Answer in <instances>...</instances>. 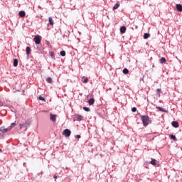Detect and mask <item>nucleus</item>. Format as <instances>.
Masks as SVG:
<instances>
[{
    "instance_id": "72a5a7b5",
    "label": "nucleus",
    "mask_w": 182,
    "mask_h": 182,
    "mask_svg": "<svg viewBox=\"0 0 182 182\" xmlns=\"http://www.w3.org/2000/svg\"><path fill=\"white\" fill-rule=\"evenodd\" d=\"M0 151H2V149H0Z\"/></svg>"
},
{
    "instance_id": "6ab92c4d",
    "label": "nucleus",
    "mask_w": 182,
    "mask_h": 182,
    "mask_svg": "<svg viewBox=\"0 0 182 182\" xmlns=\"http://www.w3.org/2000/svg\"><path fill=\"white\" fill-rule=\"evenodd\" d=\"M31 48L30 47H26V54L27 55H31Z\"/></svg>"
},
{
    "instance_id": "f03ea898",
    "label": "nucleus",
    "mask_w": 182,
    "mask_h": 182,
    "mask_svg": "<svg viewBox=\"0 0 182 182\" xmlns=\"http://www.w3.org/2000/svg\"><path fill=\"white\" fill-rule=\"evenodd\" d=\"M33 41L36 45H39V43H41V41H42V38L40 36L37 35L35 36Z\"/></svg>"
},
{
    "instance_id": "aec40b11",
    "label": "nucleus",
    "mask_w": 182,
    "mask_h": 182,
    "mask_svg": "<svg viewBox=\"0 0 182 182\" xmlns=\"http://www.w3.org/2000/svg\"><path fill=\"white\" fill-rule=\"evenodd\" d=\"M46 82H48V83H52V82H53V80H52V77H48L46 78Z\"/></svg>"
},
{
    "instance_id": "7c9ffc66",
    "label": "nucleus",
    "mask_w": 182,
    "mask_h": 182,
    "mask_svg": "<svg viewBox=\"0 0 182 182\" xmlns=\"http://www.w3.org/2000/svg\"><path fill=\"white\" fill-rule=\"evenodd\" d=\"M19 126H20V129H21V130H22V128L23 127V124H19Z\"/></svg>"
},
{
    "instance_id": "c85d7f7f",
    "label": "nucleus",
    "mask_w": 182,
    "mask_h": 182,
    "mask_svg": "<svg viewBox=\"0 0 182 182\" xmlns=\"http://www.w3.org/2000/svg\"><path fill=\"white\" fill-rule=\"evenodd\" d=\"M156 92H157L158 95L160 96V93L161 92V89L158 88V89L156 90Z\"/></svg>"
},
{
    "instance_id": "9b49d317",
    "label": "nucleus",
    "mask_w": 182,
    "mask_h": 182,
    "mask_svg": "<svg viewBox=\"0 0 182 182\" xmlns=\"http://www.w3.org/2000/svg\"><path fill=\"white\" fill-rule=\"evenodd\" d=\"M159 62H160V63L163 64V63H166L167 62V60H166V58L162 57L160 58Z\"/></svg>"
},
{
    "instance_id": "473e14b6",
    "label": "nucleus",
    "mask_w": 182,
    "mask_h": 182,
    "mask_svg": "<svg viewBox=\"0 0 182 182\" xmlns=\"http://www.w3.org/2000/svg\"><path fill=\"white\" fill-rule=\"evenodd\" d=\"M53 178H58V176H56V175H55L54 176H53Z\"/></svg>"
},
{
    "instance_id": "f8f14e48",
    "label": "nucleus",
    "mask_w": 182,
    "mask_h": 182,
    "mask_svg": "<svg viewBox=\"0 0 182 182\" xmlns=\"http://www.w3.org/2000/svg\"><path fill=\"white\" fill-rule=\"evenodd\" d=\"M82 83H87V82H89V79L87 77H82Z\"/></svg>"
},
{
    "instance_id": "bb28decb",
    "label": "nucleus",
    "mask_w": 182,
    "mask_h": 182,
    "mask_svg": "<svg viewBox=\"0 0 182 182\" xmlns=\"http://www.w3.org/2000/svg\"><path fill=\"white\" fill-rule=\"evenodd\" d=\"M83 110H85V112H90V108L84 107Z\"/></svg>"
},
{
    "instance_id": "ddd939ff",
    "label": "nucleus",
    "mask_w": 182,
    "mask_h": 182,
    "mask_svg": "<svg viewBox=\"0 0 182 182\" xmlns=\"http://www.w3.org/2000/svg\"><path fill=\"white\" fill-rule=\"evenodd\" d=\"M176 9L179 12H182V5L181 4H176Z\"/></svg>"
},
{
    "instance_id": "4468645a",
    "label": "nucleus",
    "mask_w": 182,
    "mask_h": 182,
    "mask_svg": "<svg viewBox=\"0 0 182 182\" xmlns=\"http://www.w3.org/2000/svg\"><path fill=\"white\" fill-rule=\"evenodd\" d=\"M120 32H121V33H126V27L125 26H122L120 28Z\"/></svg>"
},
{
    "instance_id": "2f4dec72",
    "label": "nucleus",
    "mask_w": 182,
    "mask_h": 182,
    "mask_svg": "<svg viewBox=\"0 0 182 182\" xmlns=\"http://www.w3.org/2000/svg\"><path fill=\"white\" fill-rule=\"evenodd\" d=\"M76 139H80V135H76Z\"/></svg>"
},
{
    "instance_id": "dca6fc26",
    "label": "nucleus",
    "mask_w": 182,
    "mask_h": 182,
    "mask_svg": "<svg viewBox=\"0 0 182 182\" xmlns=\"http://www.w3.org/2000/svg\"><path fill=\"white\" fill-rule=\"evenodd\" d=\"M18 59H16V58H15L14 60V68H16V66H18Z\"/></svg>"
},
{
    "instance_id": "6e6552de",
    "label": "nucleus",
    "mask_w": 182,
    "mask_h": 182,
    "mask_svg": "<svg viewBox=\"0 0 182 182\" xmlns=\"http://www.w3.org/2000/svg\"><path fill=\"white\" fill-rule=\"evenodd\" d=\"M150 164H151L152 166H157V160L151 159Z\"/></svg>"
},
{
    "instance_id": "393cba45",
    "label": "nucleus",
    "mask_w": 182,
    "mask_h": 182,
    "mask_svg": "<svg viewBox=\"0 0 182 182\" xmlns=\"http://www.w3.org/2000/svg\"><path fill=\"white\" fill-rule=\"evenodd\" d=\"M16 126V124L15 122L11 123V127H9V130L12 129V127H15Z\"/></svg>"
},
{
    "instance_id": "c756f323",
    "label": "nucleus",
    "mask_w": 182,
    "mask_h": 182,
    "mask_svg": "<svg viewBox=\"0 0 182 182\" xmlns=\"http://www.w3.org/2000/svg\"><path fill=\"white\" fill-rule=\"evenodd\" d=\"M132 112H133V113L137 112V108L133 107V108L132 109Z\"/></svg>"
},
{
    "instance_id": "a878e982",
    "label": "nucleus",
    "mask_w": 182,
    "mask_h": 182,
    "mask_svg": "<svg viewBox=\"0 0 182 182\" xmlns=\"http://www.w3.org/2000/svg\"><path fill=\"white\" fill-rule=\"evenodd\" d=\"M60 55L61 56H66V52H65V50H62L60 51Z\"/></svg>"
},
{
    "instance_id": "1a4fd4ad",
    "label": "nucleus",
    "mask_w": 182,
    "mask_h": 182,
    "mask_svg": "<svg viewBox=\"0 0 182 182\" xmlns=\"http://www.w3.org/2000/svg\"><path fill=\"white\" fill-rule=\"evenodd\" d=\"M88 103L90 106H92V105H95V98H91L88 100Z\"/></svg>"
},
{
    "instance_id": "423d86ee",
    "label": "nucleus",
    "mask_w": 182,
    "mask_h": 182,
    "mask_svg": "<svg viewBox=\"0 0 182 182\" xmlns=\"http://www.w3.org/2000/svg\"><path fill=\"white\" fill-rule=\"evenodd\" d=\"M18 15L19 16H21V18H25V16L26 15V14L25 13V11H19Z\"/></svg>"
},
{
    "instance_id": "f3484780",
    "label": "nucleus",
    "mask_w": 182,
    "mask_h": 182,
    "mask_svg": "<svg viewBox=\"0 0 182 182\" xmlns=\"http://www.w3.org/2000/svg\"><path fill=\"white\" fill-rule=\"evenodd\" d=\"M149 38H150V33H145L144 35V39H149Z\"/></svg>"
},
{
    "instance_id": "2eb2a0df",
    "label": "nucleus",
    "mask_w": 182,
    "mask_h": 182,
    "mask_svg": "<svg viewBox=\"0 0 182 182\" xmlns=\"http://www.w3.org/2000/svg\"><path fill=\"white\" fill-rule=\"evenodd\" d=\"M120 6L119 3H117L114 6H113V11H116L119 7Z\"/></svg>"
},
{
    "instance_id": "5701e85b",
    "label": "nucleus",
    "mask_w": 182,
    "mask_h": 182,
    "mask_svg": "<svg viewBox=\"0 0 182 182\" xmlns=\"http://www.w3.org/2000/svg\"><path fill=\"white\" fill-rule=\"evenodd\" d=\"M48 20H49V24L53 25V18H52V17H49Z\"/></svg>"
},
{
    "instance_id": "a211bd4d",
    "label": "nucleus",
    "mask_w": 182,
    "mask_h": 182,
    "mask_svg": "<svg viewBox=\"0 0 182 182\" xmlns=\"http://www.w3.org/2000/svg\"><path fill=\"white\" fill-rule=\"evenodd\" d=\"M50 53V56H51V58H53V59H54V60H56V58H55V53H53V52H50L49 53Z\"/></svg>"
},
{
    "instance_id": "b1692460",
    "label": "nucleus",
    "mask_w": 182,
    "mask_h": 182,
    "mask_svg": "<svg viewBox=\"0 0 182 182\" xmlns=\"http://www.w3.org/2000/svg\"><path fill=\"white\" fill-rule=\"evenodd\" d=\"M122 72L124 75L129 74V70L127 68H124Z\"/></svg>"
},
{
    "instance_id": "39448f33",
    "label": "nucleus",
    "mask_w": 182,
    "mask_h": 182,
    "mask_svg": "<svg viewBox=\"0 0 182 182\" xmlns=\"http://www.w3.org/2000/svg\"><path fill=\"white\" fill-rule=\"evenodd\" d=\"M50 120L53 122H56V114H50Z\"/></svg>"
},
{
    "instance_id": "9d476101",
    "label": "nucleus",
    "mask_w": 182,
    "mask_h": 182,
    "mask_svg": "<svg viewBox=\"0 0 182 182\" xmlns=\"http://www.w3.org/2000/svg\"><path fill=\"white\" fill-rule=\"evenodd\" d=\"M173 127H178L179 124L178 123L176 122V121H173L172 123H171Z\"/></svg>"
},
{
    "instance_id": "7ed1b4c3",
    "label": "nucleus",
    "mask_w": 182,
    "mask_h": 182,
    "mask_svg": "<svg viewBox=\"0 0 182 182\" xmlns=\"http://www.w3.org/2000/svg\"><path fill=\"white\" fill-rule=\"evenodd\" d=\"M70 134H72V132L70 129H65L63 132V136H65V137H70Z\"/></svg>"
},
{
    "instance_id": "4be33fe9",
    "label": "nucleus",
    "mask_w": 182,
    "mask_h": 182,
    "mask_svg": "<svg viewBox=\"0 0 182 182\" xmlns=\"http://www.w3.org/2000/svg\"><path fill=\"white\" fill-rule=\"evenodd\" d=\"M170 138L174 141H177V138L174 135H170Z\"/></svg>"
},
{
    "instance_id": "0eeeda50",
    "label": "nucleus",
    "mask_w": 182,
    "mask_h": 182,
    "mask_svg": "<svg viewBox=\"0 0 182 182\" xmlns=\"http://www.w3.org/2000/svg\"><path fill=\"white\" fill-rule=\"evenodd\" d=\"M9 130V128H4V127L0 128V132H1L2 133H6Z\"/></svg>"
},
{
    "instance_id": "20e7f679",
    "label": "nucleus",
    "mask_w": 182,
    "mask_h": 182,
    "mask_svg": "<svg viewBox=\"0 0 182 182\" xmlns=\"http://www.w3.org/2000/svg\"><path fill=\"white\" fill-rule=\"evenodd\" d=\"M84 117L82 115L80 114H75L74 115V119L77 120L78 122H80V120H83Z\"/></svg>"
},
{
    "instance_id": "cd10ccee",
    "label": "nucleus",
    "mask_w": 182,
    "mask_h": 182,
    "mask_svg": "<svg viewBox=\"0 0 182 182\" xmlns=\"http://www.w3.org/2000/svg\"><path fill=\"white\" fill-rule=\"evenodd\" d=\"M38 99H39V100H42V102H46V100L43 98V97H42V96H40L39 97H38Z\"/></svg>"
},
{
    "instance_id": "f257e3e1",
    "label": "nucleus",
    "mask_w": 182,
    "mask_h": 182,
    "mask_svg": "<svg viewBox=\"0 0 182 182\" xmlns=\"http://www.w3.org/2000/svg\"><path fill=\"white\" fill-rule=\"evenodd\" d=\"M141 119L142 120L144 126L146 127V126H149V123L150 122V117L147 115H141Z\"/></svg>"
},
{
    "instance_id": "412c9836",
    "label": "nucleus",
    "mask_w": 182,
    "mask_h": 182,
    "mask_svg": "<svg viewBox=\"0 0 182 182\" xmlns=\"http://www.w3.org/2000/svg\"><path fill=\"white\" fill-rule=\"evenodd\" d=\"M156 109H158V110H159V112H163L164 113H166V109H163L162 107H157Z\"/></svg>"
}]
</instances>
